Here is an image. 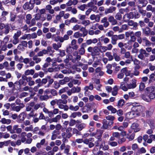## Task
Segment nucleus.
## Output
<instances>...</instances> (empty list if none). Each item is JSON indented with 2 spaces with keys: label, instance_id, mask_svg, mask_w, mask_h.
<instances>
[{
  "label": "nucleus",
  "instance_id": "cd10ccee",
  "mask_svg": "<svg viewBox=\"0 0 155 155\" xmlns=\"http://www.w3.org/2000/svg\"><path fill=\"white\" fill-rule=\"evenodd\" d=\"M31 39V35L30 34H25L20 38V39L23 40H30Z\"/></svg>",
  "mask_w": 155,
  "mask_h": 155
},
{
  "label": "nucleus",
  "instance_id": "0eeeda50",
  "mask_svg": "<svg viewBox=\"0 0 155 155\" xmlns=\"http://www.w3.org/2000/svg\"><path fill=\"white\" fill-rule=\"evenodd\" d=\"M131 128L134 130V132H138L140 130V127L139 124L135 123H134L132 124Z\"/></svg>",
  "mask_w": 155,
  "mask_h": 155
},
{
  "label": "nucleus",
  "instance_id": "72a5a7b5",
  "mask_svg": "<svg viewBox=\"0 0 155 155\" xmlns=\"http://www.w3.org/2000/svg\"><path fill=\"white\" fill-rule=\"evenodd\" d=\"M143 41L145 43V45L147 46H150L151 45V43L145 37H144L142 38Z\"/></svg>",
  "mask_w": 155,
  "mask_h": 155
},
{
  "label": "nucleus",
  "instance_id": "4be33fe9",
  "mask_svg": "<svg viewBox=\"0 0 155 155\" xmlns=\"http://www.w3.org/2000/svg\"><path fill=\"white\" fill-rule=\"evenodd\" d=\"M47 78L48 79V84L45 86V87H49L54 82V80L53 78H51V77L50 76H47Z\"/></svg>",
  "mask_w": 155,
  "mask_h": 155
},
{
  "label": "nucleus",
  "instance_id": "5fc2aeb1",
  "mask_svg": "<svg viewBox=\"0 0 155 155\" xmlns=\"http://www.w3.org/2000/svg\"><path fill=\"white\" fill-rule=\"evenodd\" d=\"M155 9L151 5H148L146 7V10L148 11H151L152 12H153L154 11Z\"/></svg>",
  "mask_w": 155,
  "mask_h": 155
},
{
  "label": "nucleus",
  "instance_id": "6ab92c4d",
  "mask_svg": "<svg viewBox=\"0 0 155 155\" xmlns=\"http://www.w3.org/2000/svg\"><path fill=\"white\" fill-rule=\"evenodd\" d=\"M0 122L2 124L8 125L11 123V120L10 119H6L5 118H2L0 120Z\"/></svg>",
  "mask_w": 155,
  "mask_h": 155
},
{
  "label": "nucleus",
  "instance_id": "c85d7f7f",
  "mask_svg": "<svg viewBox=\"0 0 155 155\" xmlns=\"http://www.w3.org/2000/svg\"><path fill=\"white\" fill-rule=\"evenodd\" d=\"M105 55L108 58L109 61H111L114 59L113 56L112 55L111 53L110 52H107Z\"/></svg>",
  "mask_w": 155,
  "mask_h": 155
},
{
  "label": "nucleus",
  "instance_id": "5701e85b",
  "mask_svg": "<svg viewBox=\"0 0 155 155\" xmlns=\"http://www.w3.org/2000/svg\"><path fill=\"white\" fill-rule=\"evenodd\" d=\"M26 136V133L25 132H22L21 133L20 137L22 143H24L26 141V138L25 137Z\"/></svg>",
  "mask_w": 155,
  "mask_h": 155
},
{
  "label": "nucleus",
  "instance_id": "9b49d317",
  "mask_svg": "<svg viewBox=\"0 0 155 155\" xmlns=\"http://www.w3.org/2000/svg\"><path fill=\"white\" fill-rule=\"evenodd\" d=\"M148 3L147 0H138L137 3L142 7H145Z\"/></svg>",
  "mask_w": 155,
  "mask_h": 155
},
{
  "label": "nucleus",
  "instance_id": "20e7f679",
  "mask_svg": "<svg viewBox=\"0 0 155 155\" xmlns=\"http://www.w3.org/2000/svg\"><path fill=\"white\" fill-rule=\"evenodd\" d=\"M133 106L131 108V110L134 112H136L138 113L142 109V106L140 105L138 103L134 102L132 104Z\"/></svg>",
  "mask_w": 155,
  "mask_h": 155
},
{
  "label": "nucleus",
  "instance_id": "8fccbe9b",
  "mask_svg": "<svg viewBox=\"0 0 155 155\" xmlns=\"http://www.w3.org/2000/svg\"><path fill=\"white\" fill-rule=\"evenodd\" d=\"M91 22L89 20H84L81 22V24L84 26L86 27L91 24Z\"/></svg>",
  "mask_w": 155,
  "mask_h": 155
},
{
  "label": "nucleus",
  "instance_id": "ddd939ff",
  "mask_svg": "<svg viewBox=\"0 0 155 155\" xmlns=\"http://www.w3.org/2000/svg\"><path fill=\"white\" fill-rule=\"evenodd\" d=\"M60 132L58 131H56L54 130L52 133V135L51 136V140H54L56 139L58 136L60 135Z\"/></svg>",
  "mask_w": 155,
  "mask_h": 155
},
{
  "label": "nucleus",
  "instance_id": "3c124183",
  "mask_svg": "<svg viewBox=\"0 0 155 155\" xmlns=\"http://www.w3.org/2000/svg\"><path fill=\"white\" fill-rule=\"evenodd\" d=\"M10 37V36H6L4 38L3 41H2L1 40H0V43L2 44V42H3V43H5V44H6L8 43Z\"/></svg>",
  "mask_w": 155,
  "mask_h": 155
},
{
  "label": "nucleus",
  "instance_id": "f257e3e1",
  "mask_svg": "<svg viewBox=\"0 0 155 155\" xmlns=\"http://www.w3.org/2000/svg\"><path fill=\"white\" fill-rule=\"evenodd\" d=\"M149 55V53H147L145 50L141 48L139 51L137 57L142 61H145V57H148Z\"/></svg>",
  "mask_w": 155,
  "mask_h": 155
},
{
  "label": "nucleus",
  "instance_id": "c03bdc74",
  "mask_svg": "<svg viewBox=\"0 0 155 155\" xmlns=\"http://www.w3.org/2000/svg\"><path fill=\"white\" fill-rule=\"evenodd\" d=\"M141 97L143 100L147 102H150L151 101V100L149 98L148 95L143 94L141 95Z\"/></svg>",
  "mask_w": 155,
  "mask_h": 155
},
{
  "label": "nucleus",
  "instance_id": "2eb2a0df",
  "mask_svg": "<svg viewBox=\"0 0 155 155\" xmlns=\"http://www.w3.org/2000/svg\"><path fill=\"white\" fill-rule=\"evenodd\" d=\"M108 21L109 22H110L111 25H116L117 23V20L114 19V17L112 15H110L109 17Z\"/></svg>",
  "mask_w": 155,
  "mask_h": 155
},
{
  "label": "nucleus",
  "instance_id": "412c9836",
  "mask_svg": "<svg viewBox=\"0 0 155 155\" xmlns=\"http://www.w3.org/2000/svg\"><path fill=\"white\" fill-rule=\"evenodd\" d=\"M4 28V29L3 31V33L5 35H7L9 33L11 29L10 26L8 24H7L5 25Z\"/></svg>",
  "mask_w": 155,
  "mask_h": 155
},
{
  "label": "nucleus",
  "instance_id": "9d476101",
  "mask_svg": "<svg viewBox=\"0 0 155 155\" xmlns=\"http://www.w3.org/2000/svg\"><path fill=\"white\" fill-rule=\"evenodd\" d=\"M94 88L93 85L92 84L90 83L89 86H85L84 88V93L85 95H87V94L88 92V90H92Z\"/></svg>",
  "mask_w": 155,
  "mask_h": 155
},
{
  "label": "nucleus",
  "instance_id": "a18cd8bd",
  "mask_svg": "<svg viewBox=\"0 0 155 155\" xmlns=\"http://www.w3.org/2000/svg\"><path fill=\"white\" fill-rule=\"evenodd\" d=\"M150 29L148 27H146L143 30V32L146 35H149L150 33Z\"/></svg>",
  "mask_w": 155,
  "mask_h": 155
},
{
  "label": "nucleus",
  "instance_id": "c9c22d12",
  "mask_svg": "<svg viewBox=\"0 0 155 155\" xmlns=\"http://www.w3.org/2000/svg\"><path fill=\"white\" fill-rule=\"evenodd\" d=\"M129 28L128 25L126 24H124L122 25L120 29L119 32H122L124 31L127 30Z\"/></svg>",
  "mask_w": 155,
  "mask_h": 155
},
{
  "label": "nucleus",
  "instance_id": "79ce46f5",
  "mask_svg": "<svg viewBox=\"0 0 155 155\" xmlns=\"http://www.w3.org/2000/svg\"><path fill=\"white\" fill-rule=\"evenodd\" d=\"M47 51L46 49H43L39 51L37 54V55L39 57L43 56L44 54H46Z\"/></svg>",
  "mask_w": 155,
  "mask_h": 155
},
{
  "label": "nucleus",
  "instance_id": "bf43d9fd",
  "mask_svg": "<svg viewBox=\"0 0 155 155\" xmlns=\"http://www.w3.org/2000/svg\"><path fill=\"white\" fill-rule=\"evenodd\" d=\"M83 35L82 33H80L79 32H75L73 35V37L76 38H78L80 37H82Z\"/></svg>",
  "mask_w": 155,
  "mask_h": 155
},
{
  "label": "nucleus",
  "instance_id": "49530a36",
  "mask_svg": "<svg viewBox=\"0 0 155 155\" xmlns=\"http://www.w3.org/2000/svg\"><path fill=\"white\" fill-rule=\"evenodd\" d=\"M115 118V117L112 115H108L106 117V119L107 120L111 121L110 122V125H112L113 124V120H114Z\"/></svg>",
  "mask_w": 155,
  "mask_h": 155
},
{
  "label": "nucleus",
  "instance_id": "39448f33",
  "mask_svg": "<svg viewBox=\"0 0 155 155\" xmlns=\"http://www.w3.org/2000/svg\"><path fill=\"white\" fill-rule=\"evenodd\" d=\"M128 25L130 27H132L131 29L133 30H137L138 29V23L132 20L129 21L128 22Z\"/></svg>",
  "mask_w": 155,
  "mask_h": 155
},
{
  "label": "nucleus",
  "instance_id": "c756f323",
  "mask_svg": "<svg viewBox=\"0 0 155 155\" xmlns=\"http://www.w3.org/2000/svg\"><path fill=\"white\" fill-rule=\"evenodd\" d=\"M62 44L61 43H58L57 44L54 43L52 44V47L53 48L56 50H59L58 48L61 47Z\"/></svg>",
  "mask_w": 155,
  "mask_h": 155
},
{
  "label": "nucleus",
  "instance_id": "4c0bfd02",
  "mask_svg": "<svg viewBox=\"0 0 155 155\" xmlns=\"http://www.w3.org/2000/svg\"><path fill=\"white\" fill-rule=\"evenodd\" d=\"M68 109L71 110L75 111L79 110V107L78 105L74 106L72 105H69V107H68Z\"/></svg>",
  "mask_w": 155,
  "mask_h": 155
},
{
  "label": "nucleus",
  "instance_id": "338daca9",
  "mask_svg": "<svg viewBox=\"0 0 155 155\" xmlns=\"http://www.w3.org/2000/svg\"><path fill=\"white\" fill-rule=\"evenodd\" d=\"M100 51L101 53H104L107 51V48L106 46H102L99 47Z\"/></svg>",
  "mask_w": 155,
  "mask_h": 155
},
{
  "label": "nucleus",
  "instance_id": "680f3d73",
  "mask_svg": "<svg viewBox=\"0 0 155 155\" xmlns=\"http://www.w3.org/2000/svg\"><path fill=\"white\" fill-rule=\"evenodd\" d=\"M59 71L58 68H56L55 67L53 68H48V71L49 72H52L54 71Z\"/></svg>",
  "mask_w": 155,
  "mask_h": 155
},
{
  "label": "nucleus",
  "instance_id": "dca6fc26",
  "mask_svg": "<svg viewBox=\"0 0 155 155\" xmlns=\"http://www.w3.org/2000/svg\"><path fill=\"white\" fill-rule=\"evenodd\" d=\"M100 48L97 46H95L93 48V52L92 53V56H95L97 55H99Z\"/></svg>",
  "mask_w": 155,
  "mask_h": 155
},
{
  "label": "nucleus",
  "instance_id": "09e8293b",
  "mask_svg": "<svg viewBox=\"0 0 155 155\" xmlns=\"http://www.w3.org/2000/svg\"><path fill=\"white\" fill-rule=\"evenodd\" d=\"M61 116L59 115H58L52 119V121L54 122H57L61 119Z\"/></svg>",
  "mask_w": 155,
  "mask_h": 155
},
{
  "label": "nucleus",
  "instance_id": "4468645a",
  "mask_svg": "<svg viewBox=\"0 0 155 155\" xmlns=\"http://www.w3.org/2000/svg\"><path fill=\"white\" fill-rule=\"evenodd\" d=\"M71 46L73 50H76L78 48V46L77 44V40L75 39H73L71 42Z\"/></svg>",
  "mask_w": 155,
  "mask_h": 155
},
{
  "label": "nucleus",
  "instance_id": "1a4fd4ad",
  "mask_svg": "<svg viewBox=\"0 0 155 155\" xmlns=\"http://www.w3.org/2000/svg\"><path fill=\"white\" fill-rule=\"evenodd\" d=\"M101 17L99 15H95V14H92L90 17V19L91 21L95 20L97 22L100 21Z\"/></svg>",
  "mask_w": 155,
  "mask_h": 155
},
{
  "label": "nucleus",
  "instance_id": "393cba45",
  "mask_svg": "<svg viewBox=\"0 0 155 155\" xmlns=\"http://www.w3.org/2000/svg\"><path fill=\"white\" fill-rule=\"evenodd\" d=\"M35 72V71L34 69H31L30 70L28 69L25 71V74L26 76L29 75H33Z\"/></svg>",
  "mask_w": 155,
  "mask_h": 155
},
{
  "label": "nucleus",
  "instance_id": "58836bf2",
  "mask_svg": "<svg viewBox=\"0 0 155 155\" xmlns=\"http://www.w3.org/2000/svg\"><path fill=\"white\" fill-rule=\"evenodd\" d=\"M155 89V87L153 86L147 87L145 89V90L148 93H153V92L154 91Z\"/></svg>",
  "mask_w": 155,
  "mask_h": 155
},
{
  "label": "nucleus",
  "instance_id": "052dcab7",
  "mask_svg": "<svg viewBox=\"0 0 155 155\" xmlns=\"http://www.w3.org/2000/svg\"><path fill=\"white\" fill-rule=\"evenodd\" d=\"M124 104V100L121 99L118 102L117 106L118 107H122Z\"/></svg>",
  "mask_w": 155,
  "mask_h": 155
},
{
  "label": "nucleus",
  "instance_id": "37998d69",
  "mask_svg": "<svg viewBox=\"0 0 155 155\" xmlns=\"http://www.w3.org/2000/svg\"><path fill=\"white\" fill-rule=\"evenodd\" d=\"M113 90L112 92V94L114 96H116L117 94V92L118 89L117 86L116 85L115 86L113 87Z\"/></svg>",
  "mask_w": 155,
  "mask_h": 155
},
{
  "label": "nucleus",
  "instance_id": "603ef678",
  "mask_svg": "<svg viewBox=\"0 0 155 155\" xmlns=\"http://www.w3.org/2000/svg\"><path fill=\"white\" fill-rule=\"evenodd\" d=\"M103 126L101 127V128H103L104 129H107L108 128V124H107V121L106 120L104 119L103 120Z\"/></svg>",
  "mask_w": 155,
  "mask_h": 155
},
{
  "label": "nucleus",
  "instance_id": "f704fd0d",
  "mask_svg": "<svg viewBox=\"0 0 155 155\" xmlns=\"http://www.w3.org/2000/svg\"><path fill=\"white\" fill-rule=\"evenodd\" d=\"M64 13V11H61L56 16V19L57 20H60L61 18L63 17Z\"/></svg>",
  "mask_w": 155,
  "mask_h": 155
},
{
  "label": "nucleus",
  "instance_id": "bb28decb",
  "mask_svg": "<svg viewBox=\"0 0 155 155\" xmlns=\"http://www.w3.org/2000/svg\"><path fill=\"white\" fill-rule=\"evenodd\" d=\"M46 51H47L46 54H48V53H49V55L51 56H53V53L54 51V50L52 49V48L51 47H48Z\"/></svg>",
  "mask_w": 155,
  "mask_h": 155
},
{
  "label": "nucleus",
  "instance_id": "f8f14e48",
  "mask_svg": "<svg viewBox=\"0 0 155 155\" xmlns=\"http://www.w3.org/2000/svg\"><path fill=\"white\" fill-rule=\"evenodd\" d=\"M26 117L25 113L24 112L21 113L18 117V122L19 123H21L24 120Z\"/></svg>",
  "mask_w": 155,
  "mask_h": 155
},
{
  "label": "nucleus",
  "instance_id": "e2e57ef3",
  "mask_svg": "<svg viewBox=\"0 0 155 155\" xmlns=\"http://www.w3.org/2000/svg\"><path fill=\"white\" fill-rule=\"evenodd\" d=\"M72 133L73 134H75L76 136L80 135L81 134V132H79V130L75 128L73 129Z\"/></svg>",
  "mask_w": 155,
  "mask_h": 155
},
{
  "label": "nucleus",
  "instance_id": "a878e982",
  "mask_svg": "<svg viewBox=\"0 0 155 155\" xmlns=\"http://www.w3.org/2000/svg\"><path fill=\"white\" fill-rule=\"evenodd\" d=\"M71 92L73 93H75L79 92L81 91V88L80 87H73L71 89Z\"/></svg>",
  "mask_w": 155,
  "mask_h": 155
},
{
  "label": "nucleus",
  "instance_id": "69168bd1",
  "mask_svg": "<svg viewBox=\"0 0 155 155\" xmlns=\"http://www.w3.org/2000/svg\"><path fill=\"white\" fill-rule=\"evenodd\" d=\"M57 101V105H59L63 104H65L66 103L63 100L61 99H56Z\"/></svg>",
  "mask_w": 155,
  "mask_h": 155
},
{
  "label": "nucleus",
  "instance_id": "ea45409f",
  "mask_svg": "<svg viewBox=\"0 0 155 155\" xmlns=\"http://www.w3.org/2000/svg\"><path fill=\"white\" fill-rule=\"evenodd\" d=\"M138 113L135 114L133 111L131 112H128L127 114V115L129 116V117L130 118H132L134 117H136L138 115Z\"/></svg>",
  "mask_w": 155,
  "mask_h": 155
},
{
  "label": "nucleus",
  "instance_id": "e433bc0d",
  "mask_svg": "<svg viewBox=\"0 0 155 155\" xmlns=\"http://www.w3.org/2000/svg\"><path fill=\"white\" fill-rule=\"evenodd\" d=\"M145 84L144 83L141 82L139 83V91H142L144 89L145 87Z\"/></svg>",
  "mask_w": 155,
  "mask_h": 155
},
{
  "label": "nucleus",
  "instance_id": "864d4df0",
  "mask_svg": "<svg viewBox=\"0 0 155 155\" xmlns=\"http://www.w3.org/2000/svg\"><path fill=\"white\" fill-rule=\"evenodd\" d=\"M81 57L80 55H78L75 58H73V59L72 60V62L73 63H75L76 61L78 62L81 60Z\"/></svg>",
  "mask_w": 155,
  "mask_h": 155
},
{
  "label": "nucleus",
  "instance_id": "f3484780",
  "mask_svg": "<svg viewBox=\"0 0 155 155\" xmlns=\"http://www.w3.org/2000/svg\"><path fill=\"white\" fill-rule=\"evenodd\" d=\"M116 9V8L115 7H110L109 8L105 9V14L106 15L108 13H112L115 11Z\"/></svg>",
  "mask_w": 155,
  "mask_h": 155
},
{
  "label": "nucleus",
  "instance_id": "13d9d810",
  "mask_svg": "<svg viewBox=\"0 0 155 155\" xmlns=\"http://www.w3.org/2000/svg\"><path fill=\"white\" fill-rule=\"evenodd\" d=\"M49 96L48 95H41L40 99L41 101H46L49 99Z\"/></svg>",
  "mask_w": 155,
  "mask_h": 155
},
{
  "label": "nucleus",
  "instance_id": "aec40b11",
  "mask_svg": "<svg viewBox=\"0 0 155 155\" xmlns=\"http://www.w3.org/2000/svg\"><path fill=\"white\" fill-rule=\"evenodd\" d=\"M118 40L117 35H114L111 38V43L113 45H115L117 44Z\"/></svg>",
  "mask_w": 155,
  "mask_h": 155
},
{
  "label": "nucleus",
  "instance_id": "2f4dec72",
  "mask_svg": "<svg viewBox=\"0 0 155 155\" xmlns=\"http://www.w3.org/2000/svg\"><path fill=\"white\" fill-rule=\"evenodd\" d=\"M38 56L35 55L34 56L33 58V60L35 61L36 64H38L41 61V58H40L38 57Z\"/></svg>",
  "mask_w": 155,
  "mask_h": 155
},
{
  "label": "nucleus",
  "instance_id": "774afa93",
  "mask_svg": "<svg viewBox=\"0 0 155 155\" xmlns=\"http://www.w3.org/2000/svg\"><path fill=\"white\" fill-rule=\"evenodd\" d=\"M27 42L26 41L23 40L21 41V44L23 48H27L28 47Z\"/></svg>",
  "mask_w": 155,
  "mask_h": 155
},
{
  "label": "nucleus",
  "instance_id": "473e14b6",
  "mask_svg": "<svg viewBox=\"0 0 155 155\" xmlns=\"http://www.w3.org/2000/svg\"><path fill=\"white\" fill-rule=\"evenodd\" d=\"M86 126V124L83 123L78 125L77 127L78 130L80 131L84 129L85 127Z\"/></svg>",
  "mask_w": 155,
  "mask_h": 155
},
{
  "label": "nucleus",
  "instance_id": "4d7b16f0",
  "mask_svg": "<svg viewBox=\"0 0 155 155\" xmlns=\"http://www.w3.org/2000/svg\"><path fill=\"white\" fill-rule=\"evenodd\" d=\"M70 146L68 145H67L66 146V148L64 150V152L67 155H70V153L69 151L70 149Z\"/></svg>",
  "mask_w": 155,
  "mask_h": 155
},
{
  "label": "nucleus",
  "instance_id": "6e6d98bb",
  "mask_svg": "<svg viewBox=\"0 0 155 155\" xmlns=\"http://www.w3.org/2000/svg\"><path fill=\"white\" fill-rule=\"evenodd\" d=\"M78 17L80 20L82 21L85 19L86 16L85 15L79 14L78 15Z\"/></svg>",
  "mask_w": 155,
  "mask_h": 155
},
{
  "label": "nucleus",
  "instance_id": "6e6552de",
  "mask_svg": "<svg viewBox=\"0 0 155 155\" xmlns=\"http://www.w3.org/2000/svg\"><path fill=\"white\" fill-rule=\"evenodd\" d=\"M101 23L104 26L105 28L108 27L110 25L109 22L107 20V18L106 17H105L101 19Z\"/></svg>",
  "mask_w": 155,
  "mask_h": 155
},
{
  "label": "nucleus",
  "instance_id": "a211bd4d",
  "mask_svg": "<svg viewBox=\"0 0 155 155\" xmlns=\"http://www.w3.org/2000/svg\"><path fill=\"white\" fill-rule=\"evenodd\" d=\"M85 44L84 43L82 44V45L80 46V48L78 51V53L79 54L81 55H84L85 53V50L84 47V46H85Z\"/></svg>",
  "mask_w": 155,
  "mask_h": 155
},
{
  "label": "nucleus",
  "instance_id": "7ed1b4c3",
  "mask_svg": "<svg viewBox=\"0 0 155 155\" xmlns=\"http://www.w3.org/2000/svg\"><path fill=\"white\" fill-rule=\"evenodd\" d=\"M33 2V0H30L29 2L25 3L23 6L24 9L25 10H32L34 7Z\"/></svg>",
  "mask_w": 155,
  "mask_h": 155
},
{
  "label": "nucleus",
  "instance_id": "f03ea898",
  "mask_svg": "<svg viewBox=\"0 0 155 155\" xmlns=\"http://www.w3.org/2000/svg\"><path fill=\"white\" fill-rule=\"evenodd\" d=\"M21 31L18 30L15 33L13 36V40L12 42L14 45H16L19 42V37L21 35Z\"/></svg>",
  "mask_w": 155,
  "mask_h": 155
},
{
  "label": "nucleus",
  "instance_id": "0e129e2a",
  "mask_svg": "<svg viewBox=\"0 0 155 155\" xmlns=\"http://www.w3.org/2000/svg\"><path fill=\"white\" fill-rule=\"evenodd\" d=\"M148 124L151 129H154L155 126V124L154 121L153 120H149L148 122Z\"/></svg>",
  "mask_w": 155,
  "mask_h": 155
},
{
  "label": "nucleus",
  "instance_id": "423d86ee",
  "mask_svg": "<svg viewBox=\"0 0 155 155\" xmlns=\"http://www.w3.org/2000/svg\"><path fill=\"white\" fill-rule=\"evenodd\" d=\"M134 18V14L132 12H130L129 13L125 14L123 16V18L124 21L127 22L129 21L130 19H132Z\"/></svg>",
  "mask_w": 155,
  "mask_h": 155
},
{
  "label": "nucleus",
  "instance_id": "7c9ffc66",
  "mask_svg": "<svg viewBox=\"0 0 155 155\" xmlns=\"http://www.w3.org/2000/svg\"><path fill=\"white\" fill-rule=\"evenodd\" d=\"M150 138L148 139L147 142L149 143H150L152 142L153 140H155V134H151L149 136Z\"/></svg>",
  "mask_w": 155,
  "mask_h": 155
},
{
  "label": "nucleus",
  "instance_id": "b1692460",
  "mask_svg": "<svg viewBox=\"0 0 155 155\" xmlns=\"http://www.w3.org/2000/svg\"><path fill=\"white\" fill-rule=\"evenodd\" d=\"M146 152V149L143 147H142L140 148H139L136 153V155H139L140 154L145 153Z\"/></svg>",
  "mask_w": 155,
  "mask_h": 155
},
{
  "label": "nucleus",
  "instance_id": "de8ad7c7",
  "mask_svg": "<svg viewBox=\"0 0 155 155\" xmlns=\"http://www.w3.org/2000/svg\"><path fill=\"white\" fill-rule=\"evenodd\" d=\"M90 141H94V138L90 137L88 139L86 138L83 140V142L86 144H88Z\"/></svg>",
  "mask_w": 155,
  "mask_h": 155
},
{
  "label": "nucleus",
  "instance_id": "a19ab883",
  "mask_svg": "<svg viewBox=\"0 0 155 155\" xmlns=\"http://www.w3.org/2000/svg\"><path fill=\"white\" fill-rule=\"evenodd\" d=\"M58 106L59 108L64 109V110L67 111L68 110V107L67 105H64L63 104H61Z\"/></svg>",
  "mask_w": 155,
  "mask_h": 155
}]
</instances>
